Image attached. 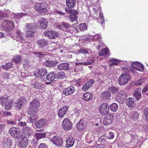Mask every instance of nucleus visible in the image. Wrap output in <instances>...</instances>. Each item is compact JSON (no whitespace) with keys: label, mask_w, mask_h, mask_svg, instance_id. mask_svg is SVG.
Segmentation results:
<instances>
[{"label":"nucleus","mask_w":148,"mask_h":148,"mask_svg":"<svg viewBox=\"0 0 148 148\" xmlns=\"http://www.w3.org/2000/svg\"><path fill=\"white\" fill-rule=\"evenodd\" d=\"M52 32L51 36V39L56 38L58 35V33L56 32L53 31H52Z\"/></svg>","instance_id":"obj_49"},{"label":"nucleus","mask_w":148,"mask_h":148,"mask_svg":"<svg viewBox=\"0 0 148 148\" xmlns=\"http://www.w3.org/2000/svg\"><path fill=\"white\" fill-rule=\"evenodd\" d=\"M28 143V140L26 137H24L21 139V141L19 142V145L22 147H25Z\"/></svg>","instance_id":"obj_25"},{"label":"nucleus","mask_w":148,"mask_h":148,"mask_svg":"<svg viewBox=\"0 0 148 148\" xmlns=\"http://www.w3.org/2000/svg\"><path fill=\"white\" fill-rule=\"evenodd\" d=\"M141 90V88H138L133 93V96L137 100H138L141 97V93L140 92Z\"/></svg>","instance_id":"obj_23"},{"label":"nucleus","mask_w":148,"mask_h":148,"mask_svg":"<svg viewBox=\"0 0 148 148\" xmlns=\"http://www.w3.org/2000/svg\"><path fill=\"white\" fill-rule=\"evenodd\" d=\"M131 116L133 120H137L138 118L139 114L137 111L133 112L131 114Z\"/></svg>","instance_id":"obj_39"},{"label":"nucleus","mask_w":148,"mask_h":148,"mask_svg":"<svg viewBox=\"0 0 148 148\" xmlns=\"http://www.w3.org/2000/svg\"><path fill=\"white\" fill-rule=\"evenodd\" d=\"M86 125V122L83 120L81 119L77 123L76 127L79 130L82 131L85 128Z\"/></svg>","instance_id":"obj_18"},{"label":"nucleus","mask_w":148,"mask_h":148,"mask_svg":"<svg viewBox=\"0 0 148 148\" xmlns=\"http://www.w3.org/2000/svg\"><path fill=\"white\" fill-rule=\"evenodd\" d=\"M31 115H32L30 116L29 119V121L33 123L38 118V115L36 113H34Z\"/></svg>","instance_id":"obj_33"},{"label":"nucleus","mask_w":148,"mask_h":148,"mask_svg":"<svg viewBox=\"0 0 148 148\" xmlns=\"http://www.w3.org/2000/svg\"><path fill=\"white\" fill-rule=\"evenodd\" d=\"M75 91V88L73 86H70L64 89L63 94L65 96L71 95Z\"/></svg>","instance_id":"obj_17"},{"label":"nucleus","mask_w":148,"mask_h":148,"mask_svg":"<svg viewBox=\"0 0 148 148\" xmlns=\"http://www.w3.org/2000/svg\"><path fill=\"white\" fill-rule=\"evenodd\" d=\"M114 115L113 114H109L104 119L103 123L104 125H107L111 124L113 120Z\"/></svg>","instance_id":"obj_14"},{"label":"nucleus","mask_w":148,"mask_h":148,"mask_svg":"<svg viewBox=\"0 0 148 148\" xmlns=\"http://www.w3.org/2000/svg\"><path fill=\"white\" fill-rule=\"evenodd\" d=\"M89 50L90 49H89L83 48L80 49V52L82 53L87 54L89 53Z\"/></svg>","instance_id":"obj_52"},{"label":"nucleus","mask_w":148,"mask_h":148,"mask_svg":"<svg viewBox=\"0 0 148 148\" xmlns=\"http://www.w3.org/2000/svg\"><path fill=\"white\" fill-rule=\"evenodd\" d=\"M33 54L35 55L36 56L40 58L42 57H43L46 54H44L42 53V52H33Z\"/></svg>","instance_id":"obj_47"},{"label":"nucleus","mask_w":148,"mask_h":148,"mask_svg":"<svg viewBox=\"0 0 148 148\" xmlns=\"http://www.w3.org/2000/svg\"><path fill=\"white\" fill-rule=\"evenodd\" d=\"M16 34L21 39L23 38V33L20 31L19 30H17L16 31Z\"/></svg>","instance_id":"obj_54"},{"label":"nucleus","mask_w":148,"mask_h":148,"mask_svg":"<svg viewBox=\"0 0 148 148\" xmlns=\"http://www.w3.org/2000/svg\"><path fill=\"white\" fill-rule=\"evenodd\" d=\"M66 146L68 148L73 146L74 143V141H73L71 138L69 137L66 138Z\"/></svg>","instance_id":"obj_32"},{"label":"nucleus","mask_w":148,"mask_h":148,"mask_svg":"<svg viewBox=\"0 0 148 148\" xmlns=\"http://www.w3.org/2000/svg\"><path fill=\"white\" fill-rule=\"evenodd\" d=\"M132 66L136 70L140 71H143L144 70V66L141 63L138 62L132 63Z\"/></svg>","instance_id":"obj_12"},{"label":"nucleus","mask_w":148,"mask_h":148,"mask_svg":"<svg viewBox=\"0 0 148 148\" xmlns=\"http://www.w3.org/2000/svg\"><path fill=\"white\" fill-rule=\"evenodd\" d=\"M34 36V31L26 30L25 37L27 38H32Z\"/></svg>","instance_id":"obj_37"},{"label":"nucleus","mask_w":148,"mask_h":148,"mask_svg":"<svg viewBox=\"0 0 148 148\" xmlns=\"http://www.w3.org/2000/svg\"><path fill=\"white\" fill-rule=\"evenodd\" d=\"M9 73H3V77L6 79H8L9 78Z\"/></svg>","instance_id":"obj_64"},{"label":"nucleus","mask_w":148,"mask_h":148,"mask_svg":"<svg viewBox=\"0 0 148 148\" xmlns=\"http://www.w3.org/2000/svg\"><path fill=\"white\" fill-rule=\"evenodd\" d=\"M62 23V25L64 27V30L65 29V30L67 31L68 32L71 33L72 31L71 29L70 30V28H71L70 25L68 23L64 22H62L61 23Z\"/></svg>","instance_id":"obj_29"},{"label":"nucleus","mask_w":148,"mask_h":148,"mask_svg":"<svg viewBox=\"0 0 148 148\" xmlns=\"http://www.w3.org/2000/svg\"><path fill=\"white\" fill-rule=\"evenodd\" d=\"M47 73V70L45 69L42 68L36 70L34 71V75L36 77H40L45 76Z\"/></svg>","instance_id":"obj_6"},{"label":"nucleus","mask_w":148,"mask_h":148,"mask_svg":"<svg viewBox=\"0 0 148 148\" xmlns=\"http://www.w3.org/2000/svg\"><path fill=\"white\" fill-rule=\"evenodd\" d=\"M70 64L67 63H63L59 64L57 69L60 70H64L69 71L70 69Z\"/></svg>","instance_id":"obj_13"},{"label":"nucleus","mask_w":148,"mask_h":148,"mask_svg":"<svg viewBox=\"0 0 148 148\" xmlns=\"http://www.w3.org/2000/svg\"><path fill=\"white\" fill-rule=\"evenodd\" d=\"M27 28L26 30L34 31V28L35 27V25L32 23H27L26 25Z\"/></svg>","instance_id":"obj_35"},{"label":"nucleus","mask_w":148,"mask_h":148,"mask_svg":"<svg viewBox=\"0 0 148 148\" xmlns=\"http://www.w3.org/2000/svg\"><path fill=\"white\" fill-rule=\"evenodd\" d=\"M4 144L6 148H13L12 140L9 138H8L5 140Z\"/></svg>","instance_id":"obj_26"},{"label":"nucleus","mask_w":148,"mask_h":148,"mask_svg":"<svg viewBox=\"0 0 148 148\" xmlns=\"http://www.w3.org/2000/svg\"><path fill=\"white\" fill-rule=\"evenodd\" d=\"M21 58L20 56L16 55L13 57L12 59V61L17 64L21 61Z\"/></svg>","instance_id":"obj_41"},{"label":"nucleus","mask_w":148,"mask_h":148,"mask_svg":"<svg viewBox=\"0 0 148 148\" xmlns=\"http://www.w3.org/2000/svg\"><path fill=\"white\" fill-rule=\"evenodd\" d=\"M94 62V60L92 59H91L89 61H88L85 62H81V64L85 66H87L91 64Z\"/></svg>","instance_id":"obj_50"},{"label":"nucleus","mask_w":148,"mask_h":148,"mask_svg":"<svg viewBox=\"0 0 148 148\" xmlns=\"http://www.w3.org/2000/svg\"><path fill=\"white\" fill-rule=\"evenodd\" d=\"M48 26V23L46 20H44L40 23V27L42 29H46Z\"/></svg>","instance_id":"obj_36"},{"label":"nucleus","mask_w":148,"mask_h":148,"mask_svg":"<svg viewBox=\"0 0 148 148\" xmlns=\"http://www.w3.org/2000/svg\"><path fill=\"white\" fill-rule=\"evenodd\" d=\"M111 97L110 92L108 91H105L101 93L100 98L101 99L106 100L109 99Z\"/></svg>","instance_id":"obj_21"},{"label":"nucleus","mask_w":148,"mask_h":148,"mask_svg":"<svg viewBox=\"0 0 148 148\" xmlns=\"http://www.w3.org/2000/svg\"><path fill=\"white\" fill-rule=\"evenodd\" d=\"M55 13L56 14H58L60 15H64L65 14V13L64 12H62L59 10H56L54 11Z\"/></svg>","instance_id":"obj_63"},{"label":"nucleus","mask_w":148,"mask_h":148,"mask_svg":"<svg viewBox=\"0 0 148 148\" xmlns=\"http://www.w3.org/2000/svg\"><path fill=\"white\" fill-rule=\"evenodd\" d=\"M79 28L81 31L83 32L87 29V26L85 23H82L79 25Z\"/></svg>","instance_id":"obj_40"},{"label":"nucleus","mask_w":148,"mask_h":148,"mask_svg":"<svg viewBox=\"0 0 148 148\" xmlns=\"http://www.w3.org/2000/svg\"><path fill=\"white\" fill-rule=\"evenodd\" d=\"M91 86L89 84V82H88L84 84L82 88V90L85 91L87 90L88 88Z\"/></svg>","instance_id":"obj_48"},{"label":"nucleus","mask_w":148,"mask_h":148,"mask_svg":"<svg viewBox=\"0 0 148 148\" xmlns=\"http://www.w3.org/2000/svg\"><path fill=\"white\" fill-rule=\"evenodd\" d=\"M69 17L71 20L73 21L76 20L77 18V16L75 14H71L70 15H69Z\"/></svg>","instance_id":"obj_56"},{"label":"nucleus","mask_w":148,"mask_h":148,"mask_svg":"<svg viewBox=\"0 0 148 148\" xmlns=\"http://www.w3.org/2000/svg\"><path fill=\"white\" fill-rule=\"evenodd\" d=\"M42 84L38 82H35L33 84L34 87L38 90L42 89Z\"/></svg>","instance_id":"obj_34"},{"label":"nucleus","mask_w":148,"mask_h":148,"mask_svg":"<svg viewBox=\"0 0 148 148\" xmlns=\"http://www.w3.org/2000/svg\"><path fill=\"white\" fill-rule=\"evenodd\" d=\"M109 51L107 48H104L101 49L99 53L100 56L106 57L109 54Z\"/></svg>","instance_id":"obj_31"},{"label":"nucleus","mask_w":148,"mask_h":148,"mask_svg":"<svg viewBox=\"0 0 148 148\" xmlns=\"http://www.w3.org/2000/svg\"><path fill=\"white\" fill-rule=\"evenodd\" d=\"M57 78L56 74L54 71L52 72L49 73L46 76L47 79L49 81H53Z\"/></svg>","instance_id":"obj_22"},{"label":"nucleus","mask_w":148,"mask_h":148,"mask_svg":"<svg viewBox=\"0 0 148 148\" xmlns=\"http://www.w3.org/2000/svg\"><path fill=\"white\" fill-rule=\"evenodd\" d=\"M111 92L115 94L118 91V89L114 86H110L108 89Z\"/></svg>","instance_id":"obj_42"},{"label":"nucleus","mask_w":148,"mask_h":148,"mask_svg":"<svg viewBox=\"0 0 148 148\" xmlns=\"http://www.w3.org/2000/svg\"><path fill=\"white\" fill-rule=\"evenodd\" d=\"M22 132L23 134L25 135V137L27 138H29L32 136V134L31 129L30 128L28 127L23 129Z\"/></svg>","instance_id":"obj_20"},{"label":"nucleus","mask_w":148,"mask_h":148,"mask_svg":"<svg viewBox=\"0 0 148 148\" xmlns=\"http://www.w3.org/2000/svg\"><path fill=\"white\" fill-rule=\"evenodd\" d=\"M114 137V134L111 132L109 133L108 138L109 139H113Z\"/></svg>","instance_id":"obj_61"},{"label":"nucleus","mask_w":148,"mask_h":148,"mask_svg":"<svg viewBox=\"0 0 148 148\" xmlns=\"http://www.w3.org/2000/svg\"><path fill=\"white\" fill-rule=\"evenodd\" d=\"M12 103V101L10 100L7 96L4 95L0 98V104L5 107L4 109L6 110H9L11 108Z\"/></svg>","instance_id":"obj_2"},{"label":"nucleus","mask_w":148,"mask_h":148,"mask_svg":"<svg viewBox=\"0 0 148 148\" xmlns=\"http://www.w3.org/2000/svg\"><path fill=\"white\" fill-rule=\"evenodd\" d=\"M6 122L8 125H14L16 124V122L13 120H7Z\"/></svg>","instance_id":"obj_58"},{"label":"nucleus","mask_w":148,"mask_h":148,"mask_svg":"<svg viewBox=\"0 0 148 148\" xmlns=\"http://www.w3.org/2000/svg\"><path fill=\"white\" fill-rule=\"evenodd\" d=\"M38 148H49L48 146L45 143H42L40 144Z\"/></svg>","instance_id":"obj_59"},{"label":"nucleus","mask_w":148,"mask_h":148,"mask_svg":"<svg viewBox=\"0 0 148 148\" xmlns=\"http://www.w3.org/2000/svg\"><path fill=\"white\" fill-rule=\"evenodd\" d=\"M66 3L67 6L70 8H73L76 4L75 0H66Z\"/></svg>","instance_id":"obj_30"},{"label":"nucleus","mask_w":148,"mask_h":148,"mask_svg":"<svg viewBox=\"0 0 148 148\" xmlns=\"http://www.w3.org/2000/svg\"><path fill=\"white\" fill-rule=\"evenodd\" d=\"M109 106L106 103L102 104L99 108V112L103 115L106 114L108 113Z\"/></svg>","instance_id":"obj_9"},{"label":"nucleus","mask_w":148,"mask_h":148,"mask_svg":"<svg viewBox=\"0 0 148 148\" xmlns=\"http://www.w3.org/2000/svg\"><path fill=\"white\" fill-rule=\"evenodd\" d=\"M110 62H112V63L110 65V66L111 67L112 65H117L118 64V61L116 60L111 59L109 61Z\"/></svg>","instance_id":"obj_51"},{"label":"nucleus","mask_w":148,"mask_h":148,"mask_svg":"<svg viewBox=\"0 0 148 148\" xmlns=\"http://www.w3.org/2000/svg\"><path fill=\"white\" fill-rule=\"evenodd\" d=\"M118 106L115 103L112 104L110 106L111 110L114 112L116 111L117 109Z\"/></svg>","instance_id":"obj_45"},{"label":"nucleus","mask_w":148,"mask_h":148,"mask_svg":"<svg viewBox=\"0 0 148 148\" xmlns=\"http://www.w3.org/2000/svg\"><path fill=\"white\" fill-rule=\"evenodd\" d=\"M120 93H117L116 95V96L115 98V99L116 100L119 102L120 101Z\"/></svg>","instance_id":"obj_62"},{"label":"nucleus","mask_w":148,"mask_h":148,"mask_svg":"<svg viewBox=\"0 0 148 148\" xmlns=\"http://www.w3.org/2000/svg\"><path fill=\"white\" fill-rule=\"evenodd\" d=\"M9 132L12 137L17 139L20 138L22 135L21 131L17 127H11L9 131Z\"/></svg>","instance_id":"obj_4"},{"label":"nucleus","mask_w":148,"mask_h":148,"mask_svg":"<svg viewBox=\"0 0 148 148\" xmlns=\"http://www.w3.org/2000/svg\"><path fill=\"white\" fill-rule=\"evenodd\" d=\"M12 62L6 63L5 65L1 66V68L3 69H8L12 67Z\"/></svg>","instance_id":"obj_38"},{"label":"nucleus","mask_w":148,"mask_h":148,"mask_svg":"<svg viewBox=\"0 0 148 148\" xmlns=\"http://www.w3.org/2000/svg\"><path fill=\"white\" fill-rule=\"evenodd\" d=\"M3 29L7 32H10L13 30L14 28V23L10 20H4L2 23Z\"/></svg>","instance_id":"obj_3"},{"label":"nucleus","mask_w":148,"mask_h":148,"mask_svg":"<svg viewBox=\"0 0 148 148\" xmlns=\"http://www.w3.org/2000/svg\"><path fill=\"white\" fill-rule=\"evenodd\" d=\"M40 106V103L38 99H35L30 103L29 108L27 111L29 115L36 113L38 108Z\"/></svg>","instance_id":"obj_1"},{"label":"nucleus","mask_w":148,"mask_h":148,"mask_svg":"<svg viewBox=\"0 0 148 148\" xmlns=\"http://www.w3.org/2000/svg\"><path fill=\"white\" fill-rule=\"evenodd\" d=\"M130 75L127 73H123L121 75V85L126 84L130 78Z\"/></svg>","instance_id":"obj_10"},{"label":"nucleus","mask_w":148,"mask_h":148,"mask_svg":"<svg viewBox=\"0 0 148 148\" xmlns=\"http://www.w3.org/2000/svg\"><path fill=\"white\" fill-rule=\"evenodd\" d=\"M106 136H102L100 137L98 140V142L100 143H104L106 142Z\"/></svg>","instance_id":"obj_46"},{"label":"nucleus","mask_w":148,"mask_h":148,"mask_svg":"<svg viewBox=\"0 0 148 148\" xmlns=\"http://www.w3.org/2000/svg\"><path fill=\"white\" fill-rule=\"evenodd\" d=\"M43 3H37L35 4V8L36 10L40 13H45L48 11V10L45 6Z\"/></svg>","instance_id":"obj_5"},{"label":"nucleus","mask_w":148,"mask_h":148,"mask_svg":"<svg viewBox=\"0 0 148 148\" xmlns=\"http://www.w3.org/2000/svg\"><path fill=\"white\" fill-rule=\"evenodd\" d=\"M26 15V14H25L19 13L15 15L14 17L18 20V19H20L23 16L25 15Z\"/></svg>","instance_id":"obj_55"},{"label":"nucleus","mask_w":148,"mask_h":148,"mask_svg":"<svg viewBox=\"0 0 148 148\" xmlns=\"http://www.w3.org/2000/svg\"><path fill=\"white\" fill-rule=\"evenodd\" d=\"M26 101V99L25 97H21L17 101L16 106V108L18 109H21L23 106Z\"/></svg>","instance_id":"obj_11"},{"label":"nucleus","mask_w":148,"mask_h":148,"mask_svg":"<svg viewBox=\"0 0 148 148\" xmlns=\"http://www.w3.org/2000/svg\"><path fill=\"white\" fill-rule=\"evenodd\" d=\"M144 79L143 78L139 79L138 81H136L135 83V85L138 86L140 85L142 83L144 82Z\"/></svg>","instance_id":"obj_53"},{"label":"nucleus","mask_w":148,"mask_h":148,"mask_svg":"<svg viewBox=\"0 0 148 148\" xmlns=\"http://www.w3.org/2000/svg\"><path fill=\"white\" fill-rule=\"evenodd\" d=\"M143 112L145 114V118L148 119V107L145 108L143 110Z\"/></svg>","instance_id":"obj_60"},{"label":"nucleus","mask_w":148,"mask_h":148,"mask_svg":"<svg viewBox=\"0 0 148 148\" xmlns=\"http://www.w3.org/2000/svg\"><path fill=\"white\" fill-rule=\"evenodd\" d=\"M47 121V120L45 119H42L37 122L35 123V127L37 128H40L43 127L45 125Z\"/></svg>","instance_id":"obj_15"},{"label":"nucleus","mask_w":148,"mask_h":148,"mask_svg":"<svg viewBox=\"0 0 148 148\" xmlns=\"http://www.w3.org/2000/svg\"><path fill=\"white\" fill-rule=\"evenodd\" d=\"M121 92V99L122 98L123 100L127 98L126 93L124 91H122Z\"/></svg>","instance_id":"obj_57"},{"label":"nucleus","mask_w":148,"mask_h":148,"mask_svg":"<svg viewBox=\"0 0 148 148\" xmlns=\"http://www.w3.org/2000/svg\"><path fill=\"white\" fill-rule=\"evenodd\" d=\"M48 42V40L44 38L40 39L37 41V44L41 47L47 46Z\"/></svg>","instance_id":"obj_24"},{"label":"nucleus","mask_w":148,"mask_h":148,"mask_svg":"<svg viewBox=\"0 0 148 148\" xmlns=\"http://www.w3.org/2000/svg\"><path fill=\"white\" fill-rule=\"evenodd\" d=\"M56 75L57 79L59 78L62 79L65 77V74L63 71H60L58 72Z\"/></svg>","instance_id":"obj_43"},{"label":"nucleus","mask_w":148,"mask_h":148,"mask_svg":"<svg viewBox=\"0 0 148 148\" xmlns=\"http://www.w3.org/2000/svg\"><path fill=\"white\" fill-rule=\"evenodd\" d=\"M127 105L130 108L134 107V99L131 98L130 97L126 100Z\"/></svg>","instance_id":"obj_28"},{"label":"nucleus","mask_w":148,"mask_h":148,"mask_svg":"<svg viewBox=\"0 0 148 148\" xmlns=\"http://www.w3.org/2000/svg\"><path fill=\"white\" fill-rule=\"evenodd\" d=\"M62 126L66 131L71 130L72 127V123L67 118H65L63 121Z\"/></svg>","instance_id":"obj_8"},{"label":"nucleus","mask_w":148,"mask_h":148,"mask_svg":"<svg viewBox=\"0 0 148 148\" xmlns=\"http://www.w3.org/2000/svg\"><path fill=\"white\" fill-rule=\"evenodd\" d=\"M58 64V62L56 60L51 61L47 60L44 63V65L48 67H51L54 66Z\"/></svg>","instance_id":"obj_19"},{"label":"nucleus","mask_w":148,"mask_h":148,"mask_svg":"<svg viewBox=\"0 0 148 148\" xmlns=\"http://www.w3.org/2000/svg\"><path fill=\"white\" fill-rule=\"evenodd\" d=\"M51 140L53 144L57 147L61 146L63 143V140L62 138L57 136H53Z\"/></svg>","instance_id":"obj_7"},{"label":"nucleus","mask_w":148,"mask_h":148,"mask_svg":"<svg viewBox=\"0 0 148 148\" xmlns=\"http://www.w3.org/2000/svg\"><path fill=\"white\" fill-rule=\"evenodd\" d=\"M93 97V95L92 93L86 92L83 94L82 99L84 100L88 101L91 100Z\"/></svg>","instance_id":"obj_27"},{"label":"nucleus","mask_w":148,"mask_h":148,"mask_svg":"<svg viewBox=\"0 0 148 148\" xmlns=\"http://www.w3.org/2000/svg\"><path fill=\"white\" fill-rule=\"evenodd\" d=\"M68 108V106H64L60 108L58 112L59 117L61 118L63 117L66 113Z\"/></svg>","instance_id":"obj_16"},{"label":"nucleus","mask_w":148,"mask_h":148,"mask_svg":"<svg viewBox=\"0 0 148 148\" xmlns=\"http://www.w3.org/2000/svg\"><path fill=\"white\" fill-rule=\"evenodd\" d=\"M36 137L38 140L44 138L45 136V133H40L35 134Z\"/></svg>","instance_id":"obj_44"}]
</instances>
